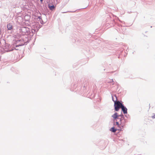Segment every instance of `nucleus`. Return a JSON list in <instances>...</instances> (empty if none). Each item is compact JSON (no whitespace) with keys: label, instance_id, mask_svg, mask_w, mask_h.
I'll return each instance as SVG.
<instances>
[{"label":"nucleus","instance_id":"4","mask_svg":"<svg viewBox=\"0 0 155 155\" xmlns=\"http://www.w3.org/2000/svg\"><path fill=\"white\" fill-rule=\"evenodd\" d=\"M117 114V113L115 112L111 116L112 117L114 118V121H117V119H118L119 117L121 116V115H118Z\"/></svg>","mask_w":155,"mask_h":155},{"label":"nucleus","instance_id":"3","mask_svg":"<svg viewBox=\"0 0 155 155\" xmlns=\"http://www.w3.org/2000/svg\"><path fill=\"white\" fill-rule=\"evenodd\" d=\"M20 35H25L26 36L29 34L30 32V29L28 27H21L19 28V30Z\"/></svg>","mask_w":155,"mask_h":155},{"label":"nucleus","instance_id":"15","mask_svg":"<svg viewBox=\"0 0 155 155\" xmlns=\"http://www.w3.org/2000/svg\"><path fill=\"white\" fill-rule=\"evenodd\" d=\"M125 117H127V118H128V116H127V115H125Z\"/></svg>","mask_w":155,"mask_h":155},{"label":"nucleus","instance_id":"16","mask_svg":"<svg viewBox=\"0 0 155 155\" xmlns=\"http://www.w3.org/2000/svg\"><path fill=\"white\" fill-rule=\"evenodd\" d=\"M40 1L41 2H42L43 1V0H40Z\"/></svg>","mask_w":155,"mask_h":155},{"label":"nucleus","instance_id":"5","mask_svg":"<svg viewBox=\"0 0 155 155\" xmlns=\"http://www.w3.org/2000/svg\"><path fill=\"white\" fill-rule=\"evenodd\" d=\"M120 115H121V116H120L121 117V118L120 119V121L121 122V124H122V120H124V124H123V125H124L126 119H125L124 115L123 114H121Z\"/></svg>","mask_w":155,"mask_h":155},{"label":"nucleus","instance_id":"13","mask_svg":"<svg viewBox=\"0 0 155 155\" xmlns=\"http://www.w3.org/2000/svg\"><path fill=\"white\" fill-rule=\"evenodd\" d=\"M113 82V79H112L111 80H110V81H109L108 82L111 83V82Z\"/></svg>","mask_w":155,"mask_h":155},{"label":"nucleus","instance_id":"7","mask_svg":"<svg viewBox=\"0 0 155 155\" xmlns=\"http://www.w3.org/2000/svg\"><path fill=\"white\" fill-rule=\"evenodd\" d=\"M114 96L115 97V98H116L115 100H114L113 97L112 96V100H113V101L114 102V104L115 102L116 103V102H117L118 101H117V96H116V95H114Z\"/></svg>","mask_w":155,"mask_h":155},{"label":"nucleus","instance_id":"9","mask_svg":"<svg viewBox=\"0 0 155 155\" xmlns=\"http://www.w3.org/2000/svg\"><path fill=\"white\" fill-rule=\"evenodd\" d=\"M49 8L51 10H53V9H54V8H55V7L53 5H52L51 6H49Z\"/></svg>","mask_w":155,"mask_h":155},{"label":"nucleus","instance_id":"1","mask_svg":"<svg viewBox=\"0 0 155 155\" xmlns=\"http://www.w3.org/2000/svg\"><path fill=\"white\" fill-rule=\"evenodd\" d=\"M28 37L27 36H26L21 39L15 40V45H14V47L15 48V49L18 50V49L16 48H17L23 46L25 44L26 45L29 42V40L28 38Z\"/></svg>","mask_w":155,"mask_h":155},{"label":"nucleus","instance_id":"2","mask_svg":"<svg viewBox=\"0 0 155 155\" xmlns=\"http://www.w3.org/2000/svg\"><path fill=\"white\" fill-rule=\"evenodd\" d=\"M115 110L116 111H118L120 108L122 109V111L123 112L124 114L127 113V108L123 105V104L120 103L119 101L117 102H115L114 104Z\"/></svg>","mask_w":155,"mask_h":155},{"label":"nucleus","instance_id":"11","mask_svg":"<svg viewBox=\"0 0 155 155\" xmlns=\"http://www.w3.org/2000/svg\"><path fill=\"white\" fill-rule=\"evenodd\" d=\"M38 18L39 19V20H40L42 19L41 17V16H38Z\"/></svg>","mask_w":155,"mask_h":155},{"label":"nucleus","instance_id":"12","mask_svg":"<svg viewBox=\"0 0 155 155\" xmlns=\"http://www.w3.org/2000/svg\"><path fill=\"white\" fill-rule=\"evenodd\" d=\"M40 23L41 24H42V22H43V21L42 19L40 20Z\"/></svg>","mask_w":155,"mask_h":155},{"label":"nucleus","instance_id":"10","mask_svg":"<svg viewBox=\"0 0 155 155\" xmlns=\"http://www.w3.org/2000/svg\"><path fill=\"white\" fill-rule=\"evenodd\" d=\"M116 124L118 126H119L120 125V124H119V122H117V121H116Z\"/></svg>","mask_w":155,"mask_h":155},{"label":"nucleus","instance_id":"8","mask_svg":"<svg viewBox=\"0 0 155 155\" xmlns=\"http://www.w3.org/2000/svg\"><path fill=\"white\" fill-rule=\"evenodd\" d=\"M117 130V129H115L114 127H112L111 128L110 130L112 131L113 133H115Z\"/></svg>","mask_w":155,"mask_h":155},{"label":"nucleus","instance_id":"6","mask_svg":"<svg viewBox=\"0 0 155 155\" xmlns=\"http://www.w3.org/2000/svg\"><path fill=\"white\" fill-rule=\"evenodd\" d=\"M7 27L8 30H10L12 29V26L11 23H9L7 25Z\"/></svg>","mask_w":155,"mask_h":155},{"label":"nucleus","instance_id":"14","mask_svg":"<svg viewBox=\"0 0 155 155\" xmlns=\"http://www.w3.org/2000/svg\"><path fill=\"white\" fill-rule=\"evenodd\" d=\"M152 117L153 118H155V114L153 115L152 116Z\"/></svg>","mask_w":155,"mask_h":155}]
</instances>
